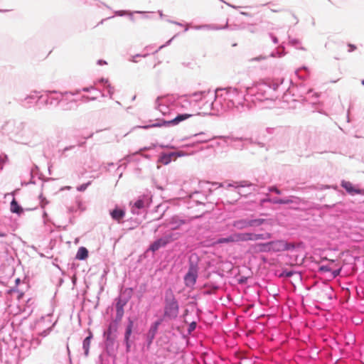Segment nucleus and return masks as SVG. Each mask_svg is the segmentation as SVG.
<instances>
[{"mask_svg":"<svg viewBox=\"0 0 364 364\" xmlns=\"http://www.w3.org/2000/svg\"><path fill=\"white\" fill-rule=\"evenodd\" d=\"M178 234H167L165 235L164 237L159 238V240L154 242L150 247L149 250L152 252H155L158 250L159 248L166 246L168 243L176 240L178 238Z\"/></svg>","mask_w":364,"mask_h":364,"instance_id":"obj_1","label":"nucleus"},{"mask_svg":"<svg viewBox=\"0 0 364 364\" xmlns=\"http://www.w3.org/2000/svg\"><path fill=\"white\" fill-rule=\"evenodd\" d=\"M197 277L198 269L196 266L191 264L184 277L185 284L187 287H192L196 284Z\"/></svg>","mask_w":364,"mask_h":364,"instance_id":"obj_2","label":"nucleus"},{"mask_svg":"<svg viewBox=\"0 0 364 364\" xmlns=\"http://www.w3.org/2000/svg\"><path fill=\"white\" fill-rule=\"evenodd\" d=\"M243 242L242 232H234L227 237H221L217 240L214 244H223V243H237Z\"/></svg>","mask_w":364,"mask_h":364,"instance_id":"obj_3","label":"nucleus"},{"mask_svg":"<svg viewBox=\"0 0 364 364\" xmlns=\"http://www.w3.org/2000/svg\"><path fill=\"white\" fill-rule=\"evenodd\" d=\"M272 238V234L269 232L263 234H255L252 232H242L243 242L255 241L261 240H269Z\"/></svg>","mask_w":364,"mask_h":364,"instance_id":"obj_4","label":"nucleus"},{"mask_svg":"<svg viewBox=\"0 0 364 364\" xmlns=\"http://www.w3.org/2000/svg\"><path fill=\"white\" fill-rule=\"evenodd\" d=\"M270 252H283L289 249L288 244L284 240L269 242Z\"/></svg>","mask_w":364,"mask_h":364,"instance_id":"obj_5","label":"nucleus"},{"mask_svg":"<svg viewBox=\"0 0 364 364\" xmlns=\"http://www.w3.org/2000/svg\"><path fill=\"white\" fill-rule=\"evenodd\" d=\"M125 301H122V299H119V301L116 304V319L118 321H121L124 315V306L126 304Z\"/></svg>","mask_w":364,"mask_h":364,"instance_id":"obj_6","label":"nucleus"},{"mask_svg":"<svg viewBox=\"0 0 364 364\" xmlns=\"http://www.w3.org/2000/svg\"><path fill=\"white\" fill-rule=\"evenodd\" d=\"M111 217L113 220H117L118 223L124 217L125 211L118 208H114L110 212Z\"/></svg>","mask_w":364,"mask_h":364,"instance_id":"obj_7","label":"nucleus"},{"mask_svg":"<svg viewBox=\"0 0 364 364\" xmlns=\"http://www.w3.org/2000/svg\"><path fill=\"white\" fill-rule=\"evenodd\" d=\"M232 226L237 230H242L250 227L249 220L240 219L233 221Z\"/></svg>","mask_w":364,"mask_h":364,"instance_id":"obj_8","label":"nucleus"},{"mask_svg":"<svg viewBox=\"0 0 364 364\" xmlns=\"http://www.w3.org/2000/svg\"><path fill=\"white\" fill-rule=\"evenodd\" d=\"M168 224L171 226L172 230H177L185 224V221L179 219L178 217H173L168 220Z\"/></svg>","mask_w":364,"mask_h":364,"instance_id":"obj_9","label":"nucleus"},{"mask_svg":"<svg viewBox=\"0 0 364 364\" xmlns=\"http://www.w3.org/2000/svg\"><path fill=\"white\" fill-rule=\"evenodd\" d=\"M178 310L177 302L173 301L166 308V314L171 316H176L178 314Z\"/></svg>","mask_w":364,"mask_h":364,"instance_id":"obj_10","label":"nucleus"},{"mask_svg":"<svg viewBox=\"0 0 364 364\" xmlns=\"http://www.w3.org/2000/svg\"><path fill=\"white\" fill-rule=\"evenodd\" d=\"M252 249L256 252H270L269 242L257 243L252 245Z\"/></svg>","mask_w":364,"mask_h":364,"instance_id":"obj_11","label":"nucleus"},{"mask_svg":"<svg viewBox=\"0 0 364 364\" xmlns=\"http://www.w3.org/2000/svg\"><path fill=\"white\" fill-rule=\"evenodd\" d=\"M191 116H192V114H178V116H176L172 120L168 121V122H165L164 123L165 124H178L179 122H181L182 121L186 120V119L190 118Z\"/></svg>","mask_w":364,"mask_h":364,"instance_id":"obj_12","label":"nucleus"},{"mask_svg":"<svg viewBox=\"0 0 364 364\" xmlns=\"http://www.w3.org/2000/svg\"><path fill=\"white\" fill-rule=\"evenodd\" d=\"M341 186L350 194L359 193V190L356 189L353 185L349 181H342Z\"/></svg>","mask_w":364,"mask_h":364,"instance_id":"obj_13","label":"nucleus"},{"mask_svg":"<svg viewBox=\"0 0 364 364\" xmlns=\"http://www.w3.org/2000/svg\"><path fill=\"white\" fill-rule=\"evenodd\" d=\"M88 257V251L84 247H80L76 254L75 258L79 260L85 259Z\"/></svg>","mask_w":364,"mask_h":364,"instance_id":"obj_14","label":"nucleus"},{"mask_svg":"<svg viewBox=\"0 0 364 364\" xmlns=\"http://www.w3.org/2000/svg\"><path fill=\"white\" fill-rule=\"evenodd\" d=\"M10 210L12 213L17 214L23 213V208L18 205L15 198H14L11 203Z\"/></svg>","mask_w":364,"mask_h":364,"instance_id":"obj_15","label":"nucleus"},{"mask_svg":"<svg viewBox=\"0 0 364 364\" xmlns=\"http://www.w3.org/2000/svg\"><path fill=\"white\" fill-rule=\"evenodd\" d=\"M157 331V323L154 326L151 327L147 333L148 346H149L155 337Z\"/></svg>","mask_w":364,"mask_h":364,"instance_id":"obj_16","label":"nucleus"},{"mask_svg":"<svg viewBox=\"0 0 364 364\" xmlns=\"http://www.w3.org/2000/svg\"><path fill=\"white\" fill-rule=\"evenodd\" d=\"M129 323L126 328V331L124 334V340H129L130 338V336L132 333V328L134 326V322L131 318L128 319Z\"/></svg>","mask_w":364,"mask_h":364,"instance_id":"obj_17","label":"nucleus"},{"mask_svg":"<svg viewBox=\"0 0 364 364\" xmlns=\"http://www.w3.org/2000/svg\"><path fill=\"white\" fill-rule=\"evenodd\" d=\"M268 201L274 204H290L293 203V200L290 198L281 199V198H273L269 199Z\"/></svg>","mask_w":364,"mask_h":364,"instance_id":"obj_18","label":"nucleus"},{"mask_svg":"<svg viewBox=\"0 0 364 364\" xmlns=\"http://www.w3.org/2000/svg\"><path fill=\"white\" fill-rule=\"evenodd\" d=\"M267 222V220L262 218L249 220L250 227H259Z\"/></svg>","mask_w":364,"mask_h":364,"instance_id":"obj_19","label":"nucleus"},{"mask_svg":"<svg viewBox=\"0 0 364 364\" xmlns=\"http://www.w3.org/2000/svg\"><path fill=\"white\" fill-rule=\"evenodd\" d=\"M90 339H91V336H87L83 341V348L85 349V352L86 355L88 353V351H89V348L90 346Z\"/></svg>","mask_w":364,"mask_h":364,"instance_id":"obj_20","label":"nucleus"},{"mask_svg":"<svg viewBox=\"0 0 364 364\" xmlns=\"http://www.w3.org/2000/svg\"><path fill=\"white\" fill-rule=\"evenodd\" d=\"M173 156V154H165L161 156V161L163 164H167L171 161V158Z\"/></svg>","mask_w":364,"mask_h":364,"instance_id":"obj_21","label":"nucleus"},{"mask_svg":"<svg viewBox=\"0 0 364 364\" xmlns=\"http://www.w3.org/2000/svg\"><path fill=\"white\" fill-rule=\"evenodd\" d=\"M133 207L136 208L138 209H141L144 207V202L141 199L137 200L134 203Z\"/></svg>","mask_w":364,"mask_h":364,"instance_id":"obj_22","label":"nucleus"},{"mask_svg":"<svg viewBox=\"0 0 364 364\" xmlns=\"http://www.w3.org/2000/svg\"><path fill=\"white\" fill-rule=\"evenodd\" d=\"M124 342H125V344H126L127 352H129L130 351V348H131V343H130L129 339V340H124Z\"/></svg>","mask_w":364,"mask_h":364,"instance_id":"obj_23","label":"nucleus"},{"mask_svg":"<svg viewBox=\"0 0 364 364\" xmlns=\"http://www.w3.org/2000/svg\"><path fill=\"white\" fill-rule=\"evenodd\" d=\"M269 191H274L277 194H281V191L276 187H272L269 188Z\"/></svg>","mask_w":364,"mask_h":364,"instance_id":"obj_24","label":"nucleus"},{"mask_svg":"<svg viewBox=\"0 0 364 364\" xmlns=\"http://www.w3.org/2000/svg\"><path fill=\"white\" fill-rule=\"evenodd\" d=\"M6 233L0 232V237H6Z\"/></svg>","mask_w":364,"mask_h":364,"instance_id":"obj_25","label":"nucleus"},{"mask_svg":"<svg viewBox=\"0 0 364 364\" xmlns=\"http://www.w3.org/2000/svg\"><path fill=\"white\" fill-rule=\"evenodd\" d=\"M287 277H291L292 275V272H289L286 274Z\"/></svg>","mask_w":364,"mask_h":364,"instance_id":"obj_26","label":"nucleus"},{"mask_svg":"<svg viewBox=\"0 0 364 364\" xmlns=\"http://www.w3.org/2000/svg\"><path fill=\"white\" fill-rule=\"evenodd\" d=\"M156 126H159V124H153V125H151V127H156ZM148 127H151V126L145 127V128H148Z\"/></svg>","mask_w":364,"mask_h":364,"instance_id":"obj_27","label":"nucleus"},{"mask_svg":"<svg viewBox=\"0 0 364 364\" xmlns=\"http://www.w3.org/2000/svg\"><path fill=\"white\" fill-rule=\"evenodd\" d=\"M4 162L3 158L0 156V164H2Z\"/></svg>","mask_w":364,"mask_h":364,"instance_id":"obj_28","label":"nucleus"}]
</instances>
